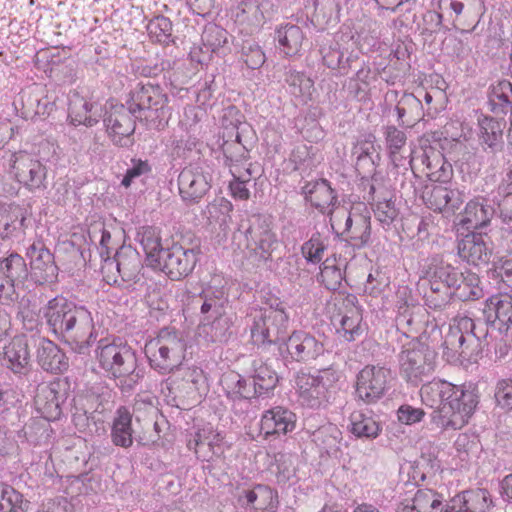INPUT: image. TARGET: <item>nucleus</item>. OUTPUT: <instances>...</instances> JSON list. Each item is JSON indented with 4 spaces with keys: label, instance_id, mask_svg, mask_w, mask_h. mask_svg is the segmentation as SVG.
<instances>
[{
    "label": "nucleus",
    "instance_id": "29",
    "mask_svg": "<svg viewBox=\"0 0 512 512\" xmlns=\"http://www.w3.org/2000/svg\"><path fill=\"white\" fill-rule=\"evenodd\" d=\"M493 506L488 490L477 488L463 491L451 498L448 512H488Z\"/></svg>",
    "mask_w": 512,
    "mask_h": 512
},
{
    "label": "nucleus",
    "instance_id": "10",
    "mask_svg": "<svg viewBox=\"0 0 512 512\" xmlns=\"http://www.w3.org/2000/svg\"><path fill=\"white\" fill-rule=\"evenodd\" d=\"M9 173L31 192L43 191L47 188L46 166L38 158L26 152L11 154Z\"/></svg>",
    "mask_w": 512,
    "mask_h": 512
},
{
    "label": "nucleus",
    "instance_id": "31",
    "mask_svg": "<svg viewBox=\"0 0 512 512\" xmlns=\"http://www.w3.org/2000/svg\"><path fill=\"white\" fill-rule=\"evenodd\" d=\"M455 386L445 380L433 379L420 389L422 403L427 407L437 409L441 414V420L444 419V406L455 393Z\"/></svg>",
    "mask_w": 512,
    "mask_h": 512
},
{
    "label": "nucleus",
    "instance_id": "35",
    "mask_svg": "<svg viewBox=\"0 0 512 512\" xmlns=\"http://www.w3.org/2000/svg\"><path fill=\"white\" fill-rule=\"evenodd\" d=\"M59 386V383L43 386L35 397L37 409L47 421L58 420L62 414L64 397L59 393Z\"/></svg>",
    "mask_w": 512,
    "mask_h": 512
},
{
    "label": "nucleus",
    "instance_id": "33",
    "mask_svg": "<svg viewBox=\"0 0 512 512\" xmlns=\"http://www.w3.org/2000/svg\"><path fill=\"white\" fill-rule=\"evenodd\" d=\"M37 362L43 370L51 373H62L69 367L65 353L53 341L45 338L39 341Z\"/></svg>",
    "mask_w": 512,
    "mask_h": 512
},
{
    "label": "nucleus",
    "instance_id": "37",
    "mask_svg": "<svg viewBox=\"0 0 512 512\" xmlns=\"http://www.w3.org/2000/svg\"><path fill=\"white\" fill-rule=\"evenodd\" d=\"M376 182L377 180L374 179L369 189V194L375 203L374 214L384 227H389L398 216V210L395 207L391 192L377 186Z\"/></svg>",
    "mask_w": 512,
    "mask_h": 512
},
{
    "label": "nucleus",
    "instance_id": "18",
    "mask_svg": "<svg viewBox=\"0 0 512 512\" xmlns=\"http://www.w3.org/2000/svg\"><path fill=\"white\" fill-rule=\"evenodd\" d=\"M210 188L209 175L198 166L189 165L178 176L179 195L186 205L198 203Z\"/></svg>",
    "mask_w": 512,
    "mask_h": 512
},
{
    "label": "nucleus",
    "instance_id": "15",
    "mask_svg": "<svg viewBox=\"0 0 512 512\" xmlns=\"http://www.w3.org/2000/svg\"><path fill=\"white\" fill-rule=\"evenodd\" d=\"M226 397L232 402V410L236 415H244L249 411L250 401L258 399L250 377L231 371L221 378Z\"/></svg>",
    "mask_w": 512,
    "mask_h": 512
},
{
    "label": "nucleus",
    "instance_id": "50",
    "mask_svg": "<svg viewBox=\"0 0 512 512\" xmlns=\"http://www.w3.org/2000/svg\"><path fill=\"white\" fill-rule=\"evenodd\" d=\"M351 432L358 438L374 439L381 432L380 423L372 416L356 411L351 414Z\"/></svg>",
    "mask_w": 512,
    "mask_h": 512
},
{
    "label": "nucleus",
    "instance_id": "59",
    "mask_svg": "<svg viewBox=\"0 0 512 512\" xmlns=\"http://www.w3.org/2000/svg\"><path fill=\"white\" fill-rule=\"evenodd\" d=\"M453 294L463 301L477 300L483 296V290L479 287V278L474 273L463 275L459 286L453 287Z\"/></svg>",
    "mask_w": 512,
    "mask_h": 512
},
{
    "label": "nucleus",
    "instance_id": "11",
    "mask_svg": "<svg viewBox=\"0 0 512 512\" xmlns=\"http://www.w3.org/2000/svg\"><path fill=\"white\" fill-rule=\"evenodd\" d=\"M390 380V369L379 365H366L356 376V399L365 404L378 402L388 391Z\"/></svg>",
    "mask_w": 512,
    "mask_h": 512
},
{
    "label": "nucleus",
    "instance_id": "34",
    "mask_svg": "<svg viewBox=\"0 0 512 512\" xmlns=\"http://www.w3.org/2000/svg\"><path fill=\"white\" fill-rule=\"evenodd\" d=\"M232 334V320L227 314L201 319L198 326V335L208 343H227Z\"/></svg>",
    "mask_w": 512,
    "mask_h": 512
},
{
    "label": "nucleus",
    "instance_id": "36",
    "mask_svg": "<svg viewBox=\"0 0 512 512\" xmlns=\"http://www.w3.org/2000/svg\"><path fill=\"white\" fill-rule=\"evenodd\" d=\"M426 279L440 281L446 287L459 286L463 280V273L451 264L445 262L439 255L428 259L423 270Z\"/></svg>",
    "mask_w": 512,
    "mask_h": 512
},
{
    "label": "nucleus",
    "instance_id": "2",
    "mask_svg": "<svg viewBox=\"0 0 512 512\" xmlns=\"http://www.w3.org/2000/svg\"><path fill=\"white\" fill-rule=\"evenodd\" d=\"M187 342L182 332L163 328L145 345V355L152 369L166 375L178 370L185 359Z\"/></svg>",
    "mask_w": 512,
    "mask_h": 512
},
{
    "label": "nucleus",
    "instance_id": "58",
    "mask_svg": "<svg viewBox=\"0 0 512 512\" xmlns=\"http://www.w3.org/2000/svg\"><path fill=\"white\" fill-rule=\"evenodd\" d=\"M286 82L289 85L290 92L296 97L308 99L314 89L313 80L303 72L289 71Z\"/></svg>",
    "mask_w": 512,
    "mask_h": 512
},
{
    "label": "nucleus",
    "instance_id": "14",
    "mask_svg": "<svg viewBox=\"0 0 512 512\" xmlns=\"http://www.w3.org/2000/svg\"><path fill=\"white\" fill-rule=\"evenodd\" d=\"M137 115L126 103L112 106L104 118L106 131L112 142L120 147H130L134 144L133 134L136 128Z\"/></svg>",
    "mask_w": 512,
    "mask_h": 512
},
{
    "label": "nucleus",
    "instance_id": "57",
    "mask_svg": "<svg viewBox=\"0 0 512 512\" xmlns=\"http://www.w3.org/2000/svg\"><path fill=\"white\" fill-rule=\"evenodd\" d=\"M327 246V238L317 232L302 245L301 252L308 263L318 264L322 261Z\"/></svg>",
    "mask_w": 512,
    "mask_h": 512
},
{
    "label": "nucleus",
    "instance_id": "38",
    "mask_svg": "<svg viewBox=\"0 0 512 512\" xmlns=\"http://www.w3.org/2000/svg\"><path fill=\"white\" fill-rule=\"evenodd\" d=\"M400 124L407 123L412 125L422 119L425 116L432 118L437 112V109L432 111L431 108L424 110L421 100L412 93H404L398 100L395 108Z\"/></svg>",
    "mask_w": 512,
    "mask_h": 512
},
{
    "label": "nucleus",
    "instance_id": "55",
    "mask_svg": "<svg viewBox=\"0 0 512 512\" xmlns=\"http://www.w3.org/2000/svg\"><path fill=\"white\" fill-rule=\"evenodd\" d=\"M386 145L389 150L391 161L395 166H404L406 159L400 155V151L406 145V134L395 126H388L385 130Z\"/></svg>",
    "mask_w": 512,
    "mask_h": 512
},
{
    "label": "nucleus",
    "instance_id": "25",
    "mask_svg": "<svg viewBox=\"0 0 512 512\" xmlns=\"http://www.w3.org/2000/svg\"><path fill=\"white\" fill-rule=\"evenodd\" d=\"M297 416L285 406H274L262 413L260 430L265 438L273 435H286L296 428Z\"/></svg>",
    "mask_w": 512,
    "mask_h": 512
},
{
    "label": "nucleus",
    "instance_id": "13",
    "mask_svg": "<svg viewBox=\"0 0 512 512\" xmlns=\"http://www.w3.org/2000/svg\"><path fill=\"white\" fill-rule=\"evenodd\" d=\"M345 214L344 229L335 231V238L349 243L353 249L365 247L371 237L370 211L365 205L358 204Z\"/></svg>",
    "mask_w": 512,
    "mask_h": 512
},
{
    "label": "nucleus",
    "instance_id": "39",
    "mask_svg": "<svg viewBox=\"0 0 512 512\" xmlns=\"http://www.w3.org/2000/svg\"><path fill=\"white\" fill-rule=\"evenodd\" d=\"M193 302L200 306L201 319H207L226 314L228 298L223 289L210 287L195 297Z\"/></svg>",
    "mask_w": 512,
    "mask_h": 512
},
{
    "label": "nucleus",
    "instance_id": "53",
    "mask_svg": "<svg viewBox=\"0 0 512 512\" xmlns=\"http://www.w3.org/2000/svg\"><path fill=\"white\" fill-rule=\"evenodd\" d=\"M146 29L153 42L162 45H169L173 42V25L168 17L155 16L148 22Z\"/></svg>",
    "mask_w": 512,
    "mask_h": 512
},
{
    "label": "nucleus",
    "instance_id": "23",
    "mask_svg": "<svg viewBox=\"0 0 512 512\" xmlns=\"http://www.w3.org/2000/svg\"><path fill=\"white\" fill-rule=\"evenodd\" d=\"M283 343L288 356L297 362L315 360L324 353V344L314 335L303 330L292 332Z\"/></svg>",
    "mask_w": 512,
    "mask_h": 512
},
{
    "label": "nucleus",
    "instance_id": "6",
    "mask_svg": "<svg viewBox=\"0 0 512 512\" xmlns=\"http://www.w3.org/2000/svg\"><path fill=\"white\" fill-rule=\"evenodd\" d=\"M248 227L244 230V255L254 263L267 262L278 245L276 234L271 223L265 216L254 214L248 219Z\"/></svg>",
    "mask_w": 512,
    "mask_h": 512
},
{
    "label": "nucleus",
    "instance_id": "52",
    "mask_svg": "<svg viewBox=\"0 0 512 512\" xmlns=\"http://www.w3.org/2000/svg\"><path fill=\"white\" fill-rule=\"evenodd\" d=\"M428 287L424 290V300L426 306L431 309H442L450 301L453 295V288L446 287L442 282L427 279Z\"/></svg>",
    "mask_w": 512,
    "mask_h": 512
},
{
    "label": "nucleus",
    "instance_id": "51",
    "mask_svg": "<svg viewBox=\"0 0 512 512\" xmlns=\"http://www.w3.org/2000/svg\"><path fill=\"white\" fill-rule=\"evenodd\" d=\"M428 287L424 290V300L426 306L431 309H442L450 301L453 295V288L446 287L442 282L427 279Z\"/></svg>",
    "mask_w": 512,
    "mask_h": 512
},
{
    "label": "nucleus",
    "instance_id": "22",
    "mask_svg": "<svg viewBox=\"0 0 512 512\" xmlns=\"http://www.w3.org/2000/svg\"><path fill=\"white\" fill-rule=\"evenodd\" d=\"M30 259L31 276L38 284L52 283L57 279L58 267L54 255L41 241L34 242L27 248Z\"/></svg>",
    "mask_w": 512,
    "mask_h": 512
},
{
    "label": "nucleus",
    "instance_id": "16",
    "mask_svg": "<svg viewBox=\"0 0 512 512\" xmlns=\"http://www.w3.org/2000/svg\"><path fill=\"white\" fill-rule=\"evenodd\" d=\"M70 332L66 340L72 341L73 349L82 354L95 342L97 332L95 330L92 312L84 305L76 304L70 321Z\"/></svg>",
    "mask_w": 512,
    "mask_h": 512
},
{
    "label": "nucleus",
    "instance_id": "4",
    "mask_svg": "<svg viewBox=\"0 0 512 512\" xmlns=\"http://www.w3.org/2000/svg\"><path fill=\"white\" fill-rule=\"evenodd\" d=\"M339 374L332 368L313 373L301 370L295 377L299 401L312 409L326 407L336 391Z\"/></svg>",
    "mask_w": 512,
    "mask_h": 512
},
{
    "label": "nucleus",
    "instance_id": "61",
    "mask_svg": "<svg viewBox=\"0 0 512 512\" xmlns=\"http://www.w3.org/2000/svg\"><path fill=\"white\" fill-rule=\"evenodd\" d=\"M361 320L362 316L359 309L357 307L352 308L349 311V314L342 316L338 332L342 333V336L346 341H354L361 333Z\"/></svg>",
    "mask_w": 512,
    "mask_h": 512
},
{
    "label": "nucleus",
    "instance_id": "44",
    "mask_svg": "<svg viewBox=\"0 0 512 512\" xmlns=\"http://www.w3.org/2000/svg\"><path fill=\"white\" fill-rule=\"evenodd\" d=\"M135 240L141 245L146 255L147 266H157L160 250L165 248L161 245L160 231L156 227L142 226L137 229Z\"/></svg>",
    "mask_w": 512,
    "mask_h": 512
},
{
    "label": "nucleus",
    "instance_id": "62",
    "mask_svg": "<svg viewBox=\"0 0 512 512\" xmlns=\"http://www.w3.org/2000/svg\"><path fill=\"white\" fill-rule=\"evenodd\" d=\"M228 32L216 24H207L202 32L201 40L205 46L216 51L227 42Z\"/></svg>",
    "mask_w": 512,
    "mask_h": 512
},
{
    "label": "nucleus",
    "instance_id": "19",
    "mask_svg": "<svg viewBox=\"0 0 512 512\" xmlns=\"http://www.w3.org/2000/svg\"><path fill=\"white\" fill-rule=\"evenodd\" d=\"M481 0H440L439 10L447 14V23L459 30L469 29L481 12Z\"/></svg>",
    "mask_w": 512,
    "mask_h": 512
},
{
    "label": "nucleus",
    "instance_id": "30",
    "mask_svg": "<svg viewBox=\"0 0 512 512\" xmlns=\"http://www.w3.org/2000/svg\"><path fill=\"white\" fill-rule=\"evenodd\" d=\"M486 324L506 334L512 325V296L505 294L490 299L487 305Z\"/></svg>",
    "mask_w": 512,
    "mask_h": 512
},
{
    "label": "nucleus",
    "instance_id": "45",
    "mask_svg": "<svg viewBox=\"0 0 512 512\" xmlns=\"http://www.w3.org/2000/svg\"><path fill=\"white\" fill-rule=\"evenodd\" d=\"M305 35L302 29L295 24L287 23L275 30V40L279 49L288 57L297 55L301 48Z\"/></svg>",
    "mask_w": 512,
    "mask_h": 512
},
{
    "label": "nucleus",
    "instance_id": "1",
    "mask_svg": "<svg viewBox=\"0 0 512 512\" xmlns=\"http://www.w3.org/2000/svg\"><path fill=\"white\" fill-rule=\"evenodd\" d=\"M96 357L99 366L117 381V386L124 393L134 390L144 376L137 367L135 351L126 343L114 341L104 344L100 341Z\"/></svg>",
    "mask_w": 512,
    "mask_h": 512
},
{
    "label": "nucleus",
    "instance_id": "20",
    "mask_svg": "<svg viewBox=\"0 0 512 512\" xmlns=\"http://www.w3.org/2000/svg\"><path fill=\"white\" fill-rule=\"evenodd\" d=\"M76 304L63 296H56L43 308V315L49 329L59 339H66L70 332V321Z\"/></svg>",
    "mask_w": 512,
    "mask_h": 512
},
{
    "label": "nucleus",
    "instance_id": "46",
    "mask_svg": "<svg viewBox=\"0 0 512 512\" xmlns=\"http://www.w3.org/2000/svg\"><path fill=\"white\" fill-rule=\"evenodd\" d=\"M488 105L490 111L496 116L512 112V83L501 80L493 85L489 92Z\"/></svg>",
    "mask_w": 512,
    "mask_h": 512
},
{
    "label": "nucleus",
    "instance_id": "17",
    "mask_svg": "<svg viewBox=\"0 0 512 512\" xmlns=\"http://www.w3.org/2000/svg\"><path fill=\"white\" fill-rule=\"evenodd\" d=\"M28 268L24 258L11 252L0 259V300L9 301L15 295V288L24 283Z\"/></svg>",
    "mask_w": 512,
    "mask_h": 512
},
{
    "label": "nucleus",
    "instance_id": "26",
    "mask_svg": "<svg viewBox=\"0 0 512 512\" xmlns=\"http://www.w3.org/2000/svg\"><path fill=\"white\" fill-rule=\"evenodd\" d=\"M301 194L320 213L329 217L332 216L338 202V196L326 179L307 182L302 187ZM330 221H332V218H330Z\"/></svg>",
    "mask_w": 512,
    "mask_h": 512
},
{
    "label": "nucleus",
    "instance_id": "9",
    "mask_svg": "<svg viewBox=\"0 0 512 512\" xmlns=\"http://www.w3.org/2000/svg\"><path fill=\"white\" fill-rule=\"evenodd\" d=\"M479 403V395L474 384L455 386V393L444 406V419L441 425L446 428L461 429L474 413Z\"/></svg>",
    "mask_w": 512,
    "mask_h": 512
},
{
    "label": "nucleus",
    "instance_id": "40",
    "mask_svg": "<svg viewBox=\"0 0 512 512\" xmlns=\"http://www.w3.org/2000/svg\"><path fill=\"white\" fill-rule=\"evenodd\" d=\"M311 441L323 452L330 456H336L340 450L343 439L341 430L332 423H326L315 430L306 428Z\"/></svg>",
    "mask_w": 512,
    "mask_h": 512
},
{
    "label": "nucleus",
    "instance_id": "12",
    "mask_svg": "<svg viewBox=\"0 0 512 512\" xmlns=\"http://www.w3.org/2000/svg\"><path fill=\"white\" fill-rule=\"evenodd\" d=\"M157 260L159 265L152 266V269L165 273L171 280H180L193 271L198 261V250L173 243L170 247L160 250Z\"/></svg>",
    "mask_w": 512,
    "mask_h": 512
},
{
    "label": "nucleus",
    "instance_id": "28",
    "mask_svg": "<svg viewBox=\"0 0 512 512\" xmlns=\"http://www.w3.org/2000/svg\"><path fill=\"white\" fill-rule=\"evenodd\" d=\"M3 365L15 375L26 376L31 371V356L28 340L24 336L14 337L3 350Z\"/></svg>",
    "mask_w": 512,
    "mask_h": 512
},
{
    "label": "nucleus",
    "instance_id": "7",
    "mask_svg": "<svg viewBox=\"0 0 512 512\" xmlns=\"http://www.w3.org/2000/svg\"><path fill=\"white\" fill-rule=\"evenodd\" d=\"M479 328L480 325H477L470 317L456 316L445 336V347L463 359L475 360L482 350L480 344L482 334H478Z\"/></svg>",
    "mask_w": 512,
    "mask_h": 512
},
{
    "label": "nucleus",
    "instance_id": "41",
    "mask_svg": "<svg viewBox=\"0 0 512 512\" xmlns=\"http://www.w3.org/2000/svg\"><path fill=\"white\" fill-rule=\"evenodd\" d=\"M450 499L431 489H419L412 500V506H405L401 512H448Z\"/></svg>",
    "mask_w": 512,
    "mask_h": 512
},
{
    "label": "nucleus",
    "instance_id": "3",
    "mask_svg": "<svg viewBox=\"0 0 512 512\" xmlns=\"http://www.w3.org/2000/svg\"><path fill=\"white\" fill-rule=\"evenodd\" d=\"M127 104L139 120L145 121L152 128H163L171 116L168 95L159 85L150 82L138 84L130 93Z\"/></svg>",
    "mask_w": 512,
    "mask_h": 512
},
{
    "label": "nucleus",
    "instance_id": "24",
    "mask_svg": "<svg viewBox=\"0 0 512 512\" xmlns=\"http://www.w3.org/2000/svg\"><path fill=\"white\" fill-rule=\"evenodd\" d=\"M115 268L123 281H137L143 268L139 252L132 246L123 245L111 259H106L102 271Z\"/></svg>",
    "mask_w": 512,
    "mask_h": 512
},
{
    "label": "nucleus",
    "instance_id": "60",
    "mask_svg": "<svg viewBox=\"0 0 512 512\" xmlns=\"http://www.w3.org/2000/svg\"><path fill=\"white\" fill-rule=\"evenodd\" d=\"M323 63L330 69H339L345 74L350 67V58H344V53L340 51L338 44L334 46H322L320 49Z\"/></svg>",
    "mask_w": 512,
    "mask_h": 512
},
{
    "label": "nucleus",
    "instance_id": "54",
    "mask_svg": "<svg viewBox=\"0 0 512 512\" xmlns=\"http://www.w3.org/2000/svg\"><path fill=\"white\" fill-rule=\"evenodd\" d=\"M28 501L23 500L21 493L12 486L0 482V512L25 511Z\"/></svg>",
    "mask_w": 512,
    "mask_h": 512
},
{
    "label": "nucleus",
    "instance_id": "47",
    "mask_svg": "<svg viewBox=\"0 0 512 512\" xmlns=\"http://www.w3.org/2000/svg\"><path fill=\"white\" fill-rule=\"evenodd\" d=\"M250 378L258 399L270 397L279 381L277 373L265 364L256 367Z\"/></svg>",
    "mask_w": 512,
    "mask_h": 512
},
{
    "label": "nucleus",
    "instance_id": "64",
    "mask_svg": "<svg viewBox=\"0 0 512 512\" xmlns=\"http://www.w3.org/2000/svg\"><path fill=\"white\" fill-rule=\"evenodd\" d=\"M498 194L504 197L499 204L504 220L512 221V166L498 186Z\"/></svg>",
    "mask_w": 512,
    "mask_h": 512
},
{
    "label": "nucleus",
    "instance_id": "27",
    "mask_svg": "<svg viewBox=\"0 0 512 512\" xmlns=\"http://www.w3.org/2000/svg\"><path fill=\"white\" fill-rule=\"evenodd\" d=\"M492 243L487 235L471 233L458 243V255L468 264H488L492 256Z\"/></svg>",
    "mask_w": 512,
    "mask_h": 512
},
{
    "label": "nucleus",
    "instance_id": "49",
    "mask_svg": "<svg viewBox=\"0 0 512 512\" xmlns=\"http://www.w3.org/2000/svg\"><path fill=\"white\" fill-rule=\"evenodd\" d=\"M503 127L502 123L491 117L479 119V140L480 144L496 150L502 144Z\"/></svg>",
    "mask_w": 512,
    "mask_h": 512
},
{
    "label": "nucleus",
    "instance_id": "5",
    "mask_svg": "<svg viewBox=\"0 0 512 512\" xmlns=\"http://www.w3.org/2000/svg\"><path fill=\"white\" fill-rule=\"evenodd\" d=\"M250 317V336L255 345L283 343L288 332L289 315L281 302L256 309Z\"/></svg>",
    "mask_w": 512,
    "mask_h": 512
},
{
    "label": "nucleus",
    "instance_id": "42",
    "mask_svg": "<svg viewBox=\"0 0 512 512\" xmlns=\"http://www.w3.org/2000/svg\"><path fill=\"white\" fill-rule=\"evenodd\" d=\"M495 213L491 205L485 203V200H471L466 206L460 223L467 229H480L487 226Z\"/></svg>",
    "mask_w": 512,
    "mask_h": 512
},
{
    "label": "nucleus",
    "instance_id": "48",
    "mask_svg": "<svg viewBox=\"0 0 512 512\" xmlns=\"http://www.w3.org/2000/svg\"><path fill=\"white\" fill-rule=\"evenodd\" d=\"M132 416L130 412L121 407L117 410V417L113 421L111 438L112 442L116 446L130 447L133 443L132 439Z\"/></svg>",
    "mask_w": 512,
    "mask_h": 512
},
{
    "label": "nucleus",
    "instance_id": "32",
    "mask_svg": "<svg viewBox=\"0 0 512 512\" xmlns=\"http://www.w3.org/2000/svg\"><path fill=\"white\" fill-rule=\"evenodd\" d=\"M68 117L75 126L92 127L102 117V108L97 102H91L78 94H74L69 100Z\"/></svg>",
    "mask_w": 512,
    "mask_h": 512
},
{
    "label": "nucleus",
    "instance_id": "56",
    "mask_svg": "<svg viewBox=\"0 0 512 512\" xmlns=\"http://www.w3.org/2000/svg\"><path fill=\"white\" fill-rule=\"evenodd\" d=\"M25 217L18 208L0 209V236L9 238L23 227Z\"/></svg>",
    "mask_w": 512,
    "mask_h": 512
},
{
    "label": "nucleus",
    "instance_id": "8",
    "mask_svg": "<svg viewBox=\"0 0 512 512\" xmlns=\"http://www.w3.org/2000/svg\"><path fill=\"white\" fill-rule=\"evenodd\" d=\"M436 354L428 345L411 341L398 355L401 375L410 383L418 384L434 371Z\"/></svg>",
    "mask_w": 512,
    "mask_h": 512
},
{
    "label": "nucleus",
    "instance_id": "21",
    "mask_svg": "<svg viewBox=\"0 0 512 512\" xmlns=\"http://www.w3.org/2000/svg\"><path fill=\"white\" fill-rule=\"evenodd\" d=\"M187 447L194 451L197 459L209 462L222 459L230 446L224 441V436L220 432L203 429L188 440Z\"/></svg>",
    "mask_w": 512,
    "mask_h": 512
},
{
    "label": "nucleus",
    "instance_id": "63",
    "mask_svg": "<svg viewBox=\"0 0 512 512\" xmlns=\"http://www.w3.org/2000/svg\"><path fill=\"white\" fill-rule=\"evenodd\" d=\"M447 195L446 183L431 184L423 190L422 200L429 209L440 212L442 201Z\"/></svg>",
    "mask_w": 512,
    "mask_h": 512
},
{
    "label": "nucleus",
    "instance_id": "43",
    "mask_svg": "<svg viewBox=\"0 0 512 512\" xmlns=\"http://www.w3.org/2000/svg\"><path fill=\"white\" fill-rule=\"evenodd\" d=\"M421 162L425 166V174L435 183H447L452 176V166L439 151H424Z\"/></svg>",
    "mask_w": 512,
    "mask_h": 512
}]
</instances>
